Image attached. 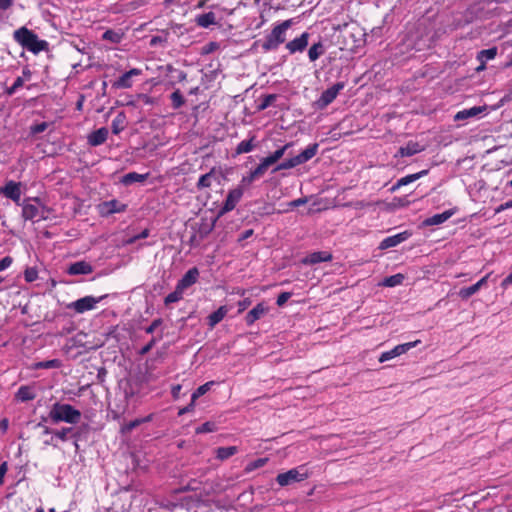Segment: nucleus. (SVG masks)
I'll return each instance as SVG.
<instances>
[{"label":"nucleus","instance_id":"obj_61","mask_svg":"<svg viewBox=\"0 0 512 512\" xmlns=\"http://www.w3.org/2000/svg\"><path fill=\"white\" fill-rule=\"evenodd\" d=\"M181 389H182V386L180 384H176V385L172 386L171 394L174 399L179 398Z\"/></svg>","mask_w":512,"mask_h":512},{"label":"nucleus","instance_id":"obj_53","mask_svg":"<svg viewBox=\"0 0 512 512\" xmlns=\"http://www.w3.org/2000/svg\"><path fill=\"white\" fill-rule=\"evenodd\" d=\"M292 146V143H287L285 144L284 146H282L281 148L275 150L273 153H272V156L278 161L279 159H281L283 157V155L285 154L286 150Z\"/></svg>","mask_w":512,"mask_h":512},{"label":"nucleus","instance_id":"obj_41","mask_svg":"<svg viewBox=\"0 0 512 512\" xmlns=\"http://www.w3.org/2000/svg\"><path fill=\"white\" fill-rule=\"evenodd\" d=\"M277 99V95L276 94H267V95H264L263 97H261V101L260 103L258 104L257 106V109L259 111H263L265 109H267L270 105H272V103Z\"/></svg>","mask_w":512,"mask_h":512},{"label":"nucleus","instance_id":"obj_20","mask_svg":"<svg viewBox=\"0 0 512 512\" xmlns=\"http://www.w3.org/2000/svg\"><path fill=\"white\" fill-rule=\"evenodd\" d=\"M127 208V205L126 204H123L121 202H119L118 200H110V201H107V202H104L102 205H101V213L102 214H113V213H120V212H124Z\"/></svg>","mask_w":512,"mask_h":512},{"label":"nucleus","instance_id":"obj_14","mask_svg":"<svg viewBox=\"0 0 512 512\" xmlns=\"http://www.w3.org/2000/svg\"><path fill=\"white\" fill-rule=\"evenodd\" d=\"M410 235L411 234L408 231H404L393 236L386 237L380 242L379 249L385 250L388 248L395 247L400 243L406 241L410 237Z\"/></svg>","mask_w":512,"mask_h":512},{"label":"nucleus","instance_id":"obj_48","mask_svg":"<svg viewBox=\"0 0 512 512\" xmlns=\"http://www.w3.org/2000/svg\"><path fill=\"white\" fill-rule=\"evenodd\" d=\"M47 128H48L47 122L37 123L30 127V133L32 135H36V134L44 132Z\"/></svg>","mask_w":512,"mask_h":512},{"label":"nucleus","instance_id":"obj_13","mask_svg":"<svg viewBox=\"0 0 512 512\" xmlns=\"http://www.w3.org/2000/svg\"><path fill=\"white\" fill-rule=\"evenodd\" d=\"M333 255L328 251H315L302 259L304 265H315L321 262L332 261Z\"/></svg>","mask_w":512,"mask_h":512},{"label":"nucleus","instance_id":"obj_36","mask_svg":"<svg viewBox=\"0 0 512 512\" xmlns=\"http://www.w3.org/2000/svg\"><path fill=\"white\" fill-rule=\"evenodd\" d=\"M122 38H123V33L112 30V29L106 30L102 35L103 40L109 41L113 44L120 43Z\"/></svg>","mask_w":512,"mask_h":512},{"label":"nucleus","instance_id":"obj_46","mask_svg":"<svg viewBox=\"0 0 512 512\" xmlns=\"http://www.w3.org/2000/svg\"><path fill=\"white\" fill-rule=\"evenodd\" d=\"M24 84V79L22 77H17L13 83V85L7 88L6 93L8 95H13L19 88H21Z\"/></svg>","mask_w":512,"mask_h":512},{"label":"nucleus","instance_id":"obj_37","mask_svg":"<svg viewBox=\"0 0 512 512\" xmlns=\"http://www.w3.org/2000/svg\"><path fill=\"white\" fill-rule=\"evenodd\" d=\"M183 292L184 291L176 285L175 290L165 297L164 304L168 306L172 303L180 301L183 298Z\"/></svg>","mask_w":512,"mask_h":512},{"label":"nucleus","instance_id":"obj_25","mask_svg":"<svg viewBox=\"0 0 512 512\" xmlns=\"http://www.w3.org/2000/svg\"><path fill=\"white\" fill-rule=\"evenodd\" d=\"M228 313V308L226 306H220L216 311L211 313L208 316V325L210 328H214L218 323H220L224 317Z\"/></svg>","mask_w":512,"mask_h":512},{"label":"nucleus","instance_id":"obj_34","mask_svg":"<svg viewBox=\"0 0 512 512\" xmlns=\"http://www.w3.org/2000/svg\"><path fill=\"white\" fill-rule=\"evenodd\" d=\"M151 420V415L145 417V418H139V419H135V420H132L124 425H122L121 427V433L122 434H128L130 433L133 429H135L136 427H138L139 425H141L142 423L144 422H148Z\"/></svg>","mask_w":512,"mask_h":512},{"label":"nucleus","instance_id":"obj_29","mask_svg":"<svg viewBox=\"0 0 512 512\" xmlns=\"http://www.w3.org/2000/svg\"><path fill=\"white\" fill-rule=\"evenodd\" d=\"M126 116L123 112L118 113L112 120L111 129L113 134L118 135L125 129Z\"/></svg>","mask_w":512,"mask_h":512},{"label":"nucleus","instance_id":"obj_5","mask_svg":"<svg viewBox=\"0 0 512 512\" xmlns=\"http://www.w3.org/2000/svg\"><path fill=\"white\" fill-rule=\"evenodd\" d=\"M243 196V189L241 186L230 190L227 194V197L218 212V216H223L224 214L232 211L236 205L239 203Z\"/></svg>","mask_w":512,"mask_h":512},{"label":"nucleus","instance_id":"obj_32","mask_svg":"<svg viewBox=\"0 0 512 512\" xmlns=\"http://www.w3.org/2000/svg\"><path fill=\"white\" fill-rule=\"evenodd\" d=\"M325 53L324 45L321 41L314 43L308 50V57L311 62L316 61L321 55Z\"/></svg>","mask_w":512,"mask_h":512},{"label":"nucleus","instance_id":"obj_33","mask_svg":"<svg viewBox=\"0 0 512 512\" xmlns=\"http://www.w3.org/2000/svg\"><path fill=\"white\" fill-rule=\"evenodd\" d=\"M213 179H215L214 169H212L210 172L202 175L199 178V180L196 184L197 189L202 190V189L211 187Z\"/></svg>","mask_w":512,"mask_h":512},{"label":"nucleus","instance_id":"obj_23","mask_svg":"<svg viewBox=\"0 0 512 512\" xmlns=\"http://www.w3.org/2000/svg\"><path fill=\"white\" fill-rule=\"evenodd\" d=\"M497 55V48L492 47L489 49H484L478 52L477 54V60L481 62V65L477 68V71L485 69L486 62L488 60H492Z\"/></svg>","mask_w":512,"mask_h":512},{"label":"nucleus","instance_id":"obj_1","mask_svg":"<svg viewBox=\"0 0 512 512\" xmlns=\"http://www.w3.org/2000/svg\"><path fill=\"white\" fill-rule=\"evenodd\" d=\"M292 25V19L285 20L275 25L263 40L255 41L253 47L260 46L263 53L277 50L281 44L285 43L286 32Z\"/></svg>","mask_w":512,"mask_h":512},{"label":"nucleus","instance_id":"obj_43","mask_svg":"<svg viewBox=\"0 0 512 512\" xmlns=\"http://www.w3.org/2000/svg\"><path fill=\"white\" fill-rule=\"evenodd\" d=\"M217 430V426L214 422L207 421L203 423L201 426L196 428L197 434H203V433H211Z\"/></svg>","mask_w":512,"mask_h":512},{"label":"nucleus","instance_id":"obj_64","mask_svg":"<svg viewBox=\"0 0 512 512\" xmlns=\"http://www.w3.org/2000/svg\"><path fill=\"white\" fill-rule=\"evenodd\" d=\"M510 285H512V272L501 282V287L504 290H506Z\"/></svg>","mask_w":512,"mask_h":512},{"label":"nucleus","instance_id":"obj_10","mask_svg":"<svg viewBox=\"0 0 512 512\" xmlns=\"http://www.w3.org/2000/svg\"><path fill=\"white\" fill-rule=\"evenodd\" d=\"M344 88V83L338 82L333 86L329 87L325 91L322 92L320 98L317 101V105L319 108H325L329 104H331L339 94V92Z\"/></svg>","mask_w":512,"mask_h":512},{"label":"nucleus","instance_id":"obj_56","mask_svg":"<svg viewBox=\"0 0 512 512\" xmlns=\"http://www.w3.org/2000/svg\"><path fill=\"white\" fill-rule=\"evenodd\" d=\"M267 170H268V168L260 162L259 165L255 169L252 170V172L259 179L264 176V174L267 172Z\"/></svg>","mask_w":512,"mask_h":512},{"label":"nucleus","instance_id":"obj_59","mask_svg":"<svg viewBox=\"0 0 512 512\" xmlns=\"http://www.w3.org/2000/svg\"><path fill=\"white\" fill-rule=\"evenodd\" d=\"M251 305V299L245 298L238 302V312L242 313Z\"/></svg>","mask_w":512,"mask_h":512},{"label":"nucleus","instance_id":"obj_8","mask_svg":"<svg viewBox=\"0 0 512 512\" xmlns=\"http://www.w3.org/2000/svg\"><path fill=\"white\" fill-rule=\"evenodd\" d=\"M104 297L105 296L96 298L93 296H85L72 302L68 307L74 309L77 313L82 314L86 311L94 309L96 304L100 302Z\"/></svg>","mask_w":512,"mask_h":512},{"label":"nucleus","instance_id":"obj_30","mask_svg":"<svg viewBox=\"0 0 512 512\" xmlns=\"http://www.w3.org/2000/svg\"><path fill=\"white\" fill-rule=\"evenodd\" d=\"M149 176V173L139 174L137 172H129L122 177L121 182L124 185H131L135 182H144Z\"/></svg>","mask_w":512,"mask_h":512},{"label":"nucleus","instance_id":"obj_45","mask_svg":"<svg viewBox=\"0 0 512 512\" xmlns=\"http://www.w3.org/2000/svg\"><path fill=\"white\" fill-rule=\"evenodd\" d=\"M72 431H73L72 427H63L60 430H54L53 434L56 438H58L64 442V441L68 440V434Z\"/></svg>","mask_w":512,"mask_h":512},{"label":"nucleus","instance_id":"obj_9","mask_svg":"<svg viewBox=\"0 0 512 512\" xmlns=\"http://www.w3.org/2000/svg\"><path fill=\"white\" fill-rule=\"evenodd\" d=\"M0 193L17 205H20L22 194L20 182H15L13 180L7 181L4 186L0 187Z\"/></svg>","mask_w":512,"mask_h":512},{"label":"nucleus","instance_id":"obj_27","mask_svg":"<svg viewBox=\"0 0 512 512\" xmlns=\"http://www.w3.org/2000/svg\"><path fill=\"white\" fill-rule=\"evenodd\" d=\"M422 150L423 149L419 143L410 141L406 146L400 147L398 153L402 157H409L421 152Z\"/></svg>","mask_w":512,"mask_h":512},{"label":"nucleus","instance_id":"obj_7","mask_svg":"<svg viewBox=\"0 0 512 512\" xmlns=\"http://www.w3.org/2000/svg\"><path fill=\"white\" fill-rule=\"evenodd\" d=\"M420 342H421L420 340H416L413 342L399 344V345L395 346L393 349L383 352L379 357V362L383 363V362L391 360L397 356H400V355L408 352L411 348L417 346Z\"/></svg>","mask_w":512,"mask_h":512},{"label":"nucleus","instance_id":"obj_26","mask_svg":"<svg viewBox=\"0 0 512 512\" xmlns=\"http://www.w3.org/2000/svg\"><path fill=\"white\" fill-rule=\"evenodd\" d=\"M16 399L21 402H27L35 399L36 394L32 387L23 385L20 386L15 395Z\"/></svg>","mask_w":512,"mask_h":512},{"label":"nucleus","instance_id":"obj_4","mask_svg":"<svg viewBox=\"0 0 512 512\" xmlns=\"http://www.w3.org/2000/svg\"><path fill=\"white\" fill-rule=\"evenodd\" d=\"M319 145L318 143L310 144L304 151H302L300 154L296 155L295 157H292L290 159H287L280 163L275 171L277 170H286L294 168L298 165H301L303 163H306L310 159H312L318 152Z\"/></svg>","mask_w":512,"mask_h":512},{"label":"nucleus","instance_id":"obj_63","mask_svg":"<svg viewBox=\"0 0 512 512\" xmlns=\"http://www.w3.org/2000/svg\"><path fill=\"white\" fill-rule=\"evenodd\" d=\"M306 203H307L306 198H298V199L291 201L288 205L293 208V207H298V206L304 205Z\"/></svg>","mask_w":512,"mask_h":512},{"label":"nucleus","instance_id":"obj_39","mask_svg":"<svg viewBox=\"0 0 512 512\" xmlns=\"http://www.w3.org/2000/svg\"><path fill=\"white\" fill-rule=\"evenodd\" d=\"M215 384L214 381H209V382H206L205 384L199 386L193 393H192V401L193 402H196V400L203 396L204 394H206L210 389L211 387Z\"/></svg>","mask_w":512,"mask_h":512},{"label":"nucleus","instance_id":"obj_3","mask_svg":"<svg viewBox=\"0 0 512 512\" xmlns=\"http://www.w3.org/2000/svg\"><path fill=\"white\" fill-rule=\"evenodd\" d=\"M49 418L53 423L77 424L81 419V412L70 404L56 402L49 411Z\"/></svg>","mask_w":512,"mask_h":512},{"label":"nucleus","instance_id":"obj_19","mask_svg":"<svg viewBox=\"0 0 512 512\" xmlns=\"http://www.w3.org/2000/svg\"><path fill=\"white\" fill-rule=\"evenodd\" d=\"M486 110V106H473L468 109H463L461 111H458L455 116V121H464L469 118H473L478 116L479 114L483 113Z\"/></svg>","mask_w":512,"mask_h":512},{"label":"nucleus","instance_id":"obj_42","mask_svg":"<svg viewBox=\"0 0 512 512\" xmlns=\"http://www.w3.org/2000/svg\"><path fill=\"white\" fill-rule=\"evenodd\" d=\"M478 291L479 289L477 288L476 284H473L469 287L461 288L459 291V296L461 297V299L467 300L472 295L476 294Z\"/></svg>","mask_w":512,"mask_h":512},{"label":"nucleus","instance_id":"obj_24","mask_svg":"<svg viewBox=\"0 0 512 512\" xmlns=\"http://www.w3.org/2000/svg\"><path fill=\"white\" fill-rule=\"evenodd\" d=\"M428 173V170H422L418 173H415V174H409V175H406L402 178H400L396 184L391 188L392 191H395L396 189L402 187V186H405V185H408L418 179H420L421 177L427 175Z\"/></svg>","mask_w":512,"mask_h":512},{"label":"nucleus","instance_id":"obj_62","mask_svg":"<svg viewBox=\"0 0 512 512\" xmlns=\"http://www.w3.org/2000/svg\"><path fill=\"white\" fill-rule=\"evenodd\" d=\"M194 407H195V402H193L191 400V402L187 406H185L184 408L179 410L178 415H183L185 413L191 412L194 410Z\"/></svg>","mask_w":512,"mask_h":512},{"label":"nucleus","instance_id":"obj_55","mask_svg":"<svg viewBox=\"0 0 512 512\" xmlns=\"http://www.w3.org/2000/svg\"><path fill=\"white\" fill-rule=\"evenodd\" d=\"M162 324V319L157 318L152 321V323L145 328V332L147 334H152L160 325Z\"/></svg>","mask_w":512,"mask_h":512},{"label":"nucleus","instance_id":"obj_38","mask_svg":"<svg viewBox=\"0 0 512 512\" xmlns=\"http://www.w3.org/2000/svg\"><path fill=\"white\" fill-rule=\"evenodd\" d=\"M404 279H405V277L403 274L397 273V274L391 275L389 277H386L383 280L382 284L386 287H395V286L401 285L403 283Z\"/></svg>","mask_w":512,"mask_h":512},{"label":"nucleus","instance_id":"obj_54","mask_svg":"<svg viewBox=\"0 0 512 512\" xmlns=\"http://www.w3.org/2000/svg\"><path fill=\"white\" fill-rule=\"evenodd\" d=\"M291 296H292L291 292L280 293L277 297L276 304L278 306H283L290 299Z\"/></svg>","mask_w":512,"mask_h":512},{"label":"nucleus","instance_id":"obj_60","mask_svg":"<svg viewBox=\"0 0 512 512\" xmlns=\"http://www.w3.org/2000/svg\"><path fill=\"white\" fill-rule=\"evenodd\" d=\"M276 162L277 160L272 156V154L261 160V163L264 164L267 168H269V166L275 164Z\"/></svg>","mask_w":512,"mask_h":512},{"label":"nucleus","instance_id":"obj_16","mask_svg":"<svg viewBox=\"0 0 512 512\" xmlns=\"http://www.w3.org/2000/svg\"><path fill=\"white\" fill-rule=\"evenodd\" d=\"M268 311V308L264 303H258L253 309H251L245 316V322L248 326L253 325L257 320L263 317Z\"/></svg>","mask_w":512,"mask_h":512},{"label":"nucleus","instance_id":"obj_2","mask_svg":"<svg viewBox=\"0 0 512 512\" xmlns=\"http://www.w3.org/2000/svg\"><path fill=\"white\" fill-rule=\"evenodd\" d=\"M13 39L24 49L37 55L42 51H48L49 43L39 39L38 35L25 26L14 31Z\"/></svg>","mask_w":512,"mask_h":512},{"label":"nucleus","instance_id":"obj_35","mask_svg":"<svg viewBox=\"0 0 512 512\" xmlns=\"http://www.w3.org/2000/svg\"><path fill=\"white\" fill-rule=\"evenodd\" d=\"M254 140H255V136H252L248 140L241 141L236 147V150H235L236 154L240 155V154L251 152L255 147Z\"/></svg>","mask_w":512,"mask_h":512},{"label":"nucleus","instance_id":"obj_50","mask_svg":"<svg viewBox=\"0 0 512 512\" xmlns=\"http://www.w3.org/2000/svg\"><path fill=\"white\" fill-rule=\"evenodd\" d=\"M38 273L33 268H28L24 272V278L27 282H33L37 279Z\"/></svg>","mask_w":512,"mask_h":512},{"label":"nucleus","instance_id":"obj_12","mask_svg":"<svg viewBox=\"0 0 512 512\" xmlns=\"http://www.w3.org/2000/svg\"><path fill=\"white\" fill-rule=\"evenodd\" d=\"M142 71L138 68H132L129 71L125 72L122 76H120L114 83L113 87L116 89H127L131 88L132 83V77L133 76H139L141 75Z\"/></svg>","mask_w":512,"mask_h":512},{"label":"nucleus","instance_id":"obj_6","mask_svg":"<svg viewBox=\"0 0 512 512\" xmlns=\"http://www.w3.org/2000/svg\"><path fill=\"white\" fill-rule=\"evenodd\" d=\"M307 477H308L307 473H301L298 468H293L287 472L278 474L276 477V481L280 486L284 487V486H288L294 482L303 481Z\"/></svg>","mask_w":512,"mask_h":512},{"label":"nucleus","instance_id":"obj_47","mask_svg":"<svg viewBox=\"0 0 512 512\" xmlns=\"http://www.w3.org/2000/svg\"><path fill=\"white\" fill-rule=\"evenodd\" d=\"M149 235H150V230L149 229H144L140 234L135 235V236L130 237L129 239H127L125 241V243L127 245H131V244L135 243L137 240L147 238Z\"/></svg>","mask_w":512,"mask_h":512},{"label":"nucleus","instance_id":"obj_28","mask_svg":"<svg viewBox=\"0 0 512 512\" xmlns=\"http://www.w3.org/2000/svg\"><path fill=\"white\" fill-rule=\"evenodd\" d=\"M238 452V448L236 446H228V447H218L215 450L216 458L220 461H224L234 456Z\"/></svg>","mask_w":512,"mask_h":512},{"label":"nucleus","instance_id":"obj_31","mask_svg":"<svg viewBox=\"0 0 512 512\" xmlns=\"http://www.w3.org/2000/svg\"><path fill=\"white\" fill-rule=\"evenodd\" d=\"M196 23L198 26L208 28L210 25L216 23V16L213 12H207L197 16Z\"/></svg>","mask_w":512,"mask_h":512},{"label":"nucleus","instance_id":"obj_57","mask_svg":"<svg viewBox=\"0 0 512 512\" xmlns=\"http://www.w3.org/2000/svg\"><path fill=\"white\" fill-rule=\"evenodd\" d=\"M155 344H156V339L152 338L145 346H143L140 349L139 354L141 356L146 355L147 353H149L151 351V349L154 347Z\"/></svg>","mask_w":512,"mask_h":512},{"label":"nucleus","instance_id":"obj_40","mask_svg":"<svg viewBox=\"0 0 512 512\" xmlns=\"http://www.w3.org/2000/svg\"><path fill=\"white\" fill-rule=\"evenodd\" d=\"M172 107L179 109L185 103V98L179 89H176L170 96Z\"/></svg>","mask_w":512,"mask_h":512},{"label":"nucleus","instance_id":"obj_15","mask_svg":"<svg viewBox=\"0 0 512 512\" xmlns=\"http://www.w3.org/2000/svg\"><path fill=\"white\" fill-rule=\"evenodd\" d=\"M108 134H109L108 129L106 127H101L99 129L91 132L87 136V143L92 147L102 145L103 143L106 142V140L108 138Z\"/></svg>","mask_w":512,"mask_h":512},{"label":"nucleus","instance_id":"obj_11","mask_svg":"<svg viewBox=\"0 0 512 512\" xmlns=\"http://www.w3.org/2000/svg\"><path fill=\"white\" fill-rule=\"evenodd\" d=\"M309 37L310 35L308 32H303L299 37L287 42L285 48L290 54H295L297 52L301 53L307 48Z\"/></svg>","mask_w":512,"mask_h":512},{"label":"nucleus","instance_id":"obj_18","mask_svg":"<svg viewBox=\"0 0 512 512\" xmlns=\"http://www.w3.org/2000/svg\"><path fill=\"white\" fill-rule=\"evenodd\" d=\"M92 272V265L86 261H77L72 263L67 269V273L69 275H87Z\"/></svg>","mask_w":512,"mask_h":512},{"label":"nucleus","instance_id":"obj_52","mask_svg":"<svg viewBox=\"0 0 512 512\" xmlns=\"http://www.w3.org/2000/svg\"><path fill=\"white\" fill-rule=\"evenodd\" d=\"M257 179L258 178L254 175V173L251 170L246 176L242 177L241 186H249Z\"/></svg>","mask_w":512,"mask_h":512},{"label":"nucleus","instance_id":"obj_17","mask_svg":"<svg viewBox=\"0 0 512 512\" xmlns=\"http://www.w3.org/2000/svg\"><path fill=\"white\" fill-rule=\"evenodd\" d=\"M199 277V271L196 267L189 269L183 277L177 282V286H179L183 291L193 284H195Z\"/></svg>","mask_w":512,"mask_h":512},{"label":"nucleus","instance_id":"obj_51","mask_svg":"<svg viewBox=\"0 0 512 512\" xmlns=\"http://www.w3.org/2000/svg\"><path fill=\"white\" fill-rule=\"evenodd\" d=\"M257 179L258 178L254 175V173L251 170L246 176L242 177L241 186H249Z\"/></svg>","mask_w":512,"mask_h":512},{"label":"nucleus","instance_id":"obj_22","mask_svg":"<svg viewBox=\"0 0 512 512\" xmlns=\"http://www.w3.org/2000/svg\"><path fill=\"white\" fill-rule=\"evenodd\" d=\"M39 216V206L28 201L22 203V217L25 220H35Z\"/></svg>","mask_w":512,"mask_h":512},{"label":"nucleus","instance_id":"obj_21","mask_svg":"<svg viewBox=\"0 0 512 512\" xmlns=\"http://www.w3.org/2000/svg\"><path fill=\"white\" fill-rule=\"evenodd\" d=\"M455 213V210L449 209L446 210L440 214H435L427 219H425L424 224L426 226H434L439 225L447 221L449 218H451Z\"/></svg>","mask_w":512,"mask_h":512},{"label":"nucleus","instance_id":"obj_44","mask_svg":"<svg viewBox=\"0 0 512 512\" xmlns=\"http://www.w3.org/2000/svg\"><path fill=\"white\" fill-rule=\"evenodd\" d=\"M59 367V361L57 359L42 361L35 364L36 369H50Z\"/></svg>","mask_w":512,"mask_h":512},{"label":"nucleus","instance_id":"obj_49","mask_svg":"<svg viewBox=\"0 0 512 512\" xmlns=\"http://www.w3.org/2000/svg\"><path fill=\"white\" fill-rule=\"evenodd\" d=\"M267 461V458H258L248 465L247 470H254L263 467L267 463Z\"/></svg>","mask_w":512,"mask_h":512},{"label":"nucleus","instance_id":"obj_58","mask_svg":"<svg viewBox=\"0 0 512 512\" xmlns=\"http://www.w3.org/2000/svg\"><path fill=\"white\" fill-rule=\"evenodd\" d=\"M13 259L10 256H5L0 260V272L10 267Z\"/></svg>","mask_w":512,"mask_h":512}]
</instances>
